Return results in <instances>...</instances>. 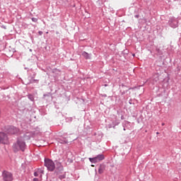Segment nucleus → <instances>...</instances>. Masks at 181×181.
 Wrapping results in <instances>:
<instances>
[{
	"label": "nucleus",
	"mask_w": 181,
	"mask_h": 181,
	"mask_svg": "<svg viewBox=\"0 0 181 181\" xmlns=\"http://www.w3.org/2000/svg\"><path fill=\"white\" fill-rule=\"evenodd\" d=\"M26 148V143L25 142V140L23 138L20 137L17 139L16 143H15L13 146V149L14 152H18V151H25Z\"/></svg>",
	"instance_id": "obj_1"
},
{
	"label": "nucleus",
	"mask_w": 181,
	"mask_h": 181,
	"mask_svg": "<svg viewBox=\"0 0 181 181\" xmlns=\"http://www.w3.org/2000/svg\"><path fill=\"white\" fill-rule=\"evenodd\" d=\"M45 165L46 168H47L48 170H50V172H53V170H54V169L56 168V165H54V163L53 162V160L50 159H45Z\"/></svg>",
	"instance_id": "obj_2"
},
{
	"label": "nucleus",
	"mask_w": 181,
	"mask_h": 181,
	"mask_svg": "<svg viewBox=\"0 0 181 181\" xmlns=\"http://www.w3.org/2000/svg\"><path fill=\"white\" fill-rule=\"evenodd\" d=\"M3 177L4 181H12L13 180L12 174L8 171H4L3 173Z\"/></svg>",
	"instance_id": "obj_3"
},
{
	"label": "nucleus",
	"mask_w": 181,
	"mask_h": 181,
	"mask_svg": "<svg viewBox=\"0 0 181 181\" xmlns=\"http://www.w3.org/2000/svg\"><path fill=\"white\" fill-rule=\"evenodd\" d=\"M7 132H8V134H10L11 135H13L15 134H18L19 129H18L13 126H11L7 129Z\"/></svg>",
	"instance_id": "obj_4"
},
{
	"label": "nucleus",
	"mask_w": 181,
	"mask_h": 181,
	"mask_svg": "<svg viewBox=\"0 0 181 181\" xmlns=\"http://www.w3.org/2000/svg\"><path fill=\"white\" fill-rule=\"evenodd\" d=\"M0 144H8V136L5 133H0Z\"/></svg>",
	"instance_id": "obj_5"
},
{
	"label": "nucleus",
	"mask_w": 181,
	"mask_h": 181,
	"mask_svg": "<svg viewBox=\"0 0 181 181\" xmlns=\"http://www.w3.org/2000/svg\"><path fill=\"white\" fill-rule=\"evenodd\" d=\"M42 175H43V170H42V169H37L34 173V176H35V177L40 176V177L42 178Z\"/></svg>",
	"instance_id": "obj_6"
},
{
	"label": "nucleus",
	"mask_w": 181,
	"mask_h": 181,
	"mask_svg": "<svg viewBox=\"0 0 181 181\" xmlns=\"http://www.w3.org/2000/svg\"><path fill=\"white\" fill-rule=\"evenodd\" d=\"M105 169V168L104 167V165H100L98 169V173L100 175L104 173V170Z\"/></svg>",
	"instance_id": "obj_7"
},
{
	"label": "nucleus",
	"mask_w": 181,
	"mask_h": 181,
	"mask_svg": "<svg viewBox=\"0 0 181 181\" xmlns=\"http://www.w3.org/2000/svg\"><path fill=\"white\" fill-rule=\"evenodd\" d=\"M105 157L104 155L103 154H100L98 156H96V160H98V162H100V160H104Z\"/></svg>",
	"instance_id": "obj_8"
},
{
	"label": "nucleus",
	"mask_w": 181,
	"mask_h": 181,
	"mask_svg": "<svg viewBox=\"0 0 181 181\" xmlns=\"http://www.w3.org/2000/svg\"><path fill=\"white\" fill-rule=\"evenodd\" d=\"M82 56H83V57H85V59H90V55H89L88 53H87L86 52H83L82 53Z\"/></svg>",
	"instance_id": "obj_9"
},
{
	"label": "nucleus",
	"mask_w": 181,
	"mask_h": 181,
	"mask_svg": "<svg viewBox=\"0 0 181 181\" xmlns=\"http://www.w3.org/2000/svg\"><path fill=\"white\" fill-rule=\"evenodd\" d=\"M89 160H90V162H91V163H97L98 162L96 157L93 158H90Z\"/></svg>",
	"instance_id": "obj_10"
},
{
	"label": "nucleus",
	"mask_w": 181,
	"mask_h": 181,
	"mask_svg": "<svg viewBox=\"0 0 181 181\" xmlns=\"http://www.w3.org/2000/svg\"><path fill=\"white\" fill-rule=\"evenodd\" d=\"M32 21H33V22H37V18H33Z\"/></svg>",
	"instance_id": "obj_11"
},
{
	"label": "nucleus",
	"mask_w": 181,
	"mask_h": 181,
	"mask_svg": "<svg viewBox=\"0 0 181 181\" xmlns=\"http://www.w3.org/2000/svg\"><path fill=\"white\" fill-rule=\"evenodd\" d=\"M38 33H39L40 36H42L43 35V32H42V31H39Z\"/></svg>",
	"instance_id": "obj_12"
},
{
	"label": "nucleus",
	"mask_w": 181,
	"mask_h": 181,
	"mask_svg": "<svg viewBox=\"0 0 181 181\" xmlns=\"http://www.w3.org/2000/svg\"><path fill=\"white\" fill-rule=\"evenodd\" d=\"M33 181H39V180L37 178H34Z\"/></svg>",
	"instance_id": "obj_13"
},
{
	"label": "nucleus",
	"mask_w": 181,
	"mask_h": 181,
	"mask_svg": "<svg viewBox=\"0 0 181 181\" xmlns=\"http://www.w3.org/2000/svg\"><path fill=\"white\" fill-rule=\"evenodd\" d=\"M30 99L31 100V101H33V98H30Z\"/></svg>",
	"instance_id": "obj_14"
},
{
	"label": "nucleus",
	"mask_w": 181,
	"mask_h": 181,
	"mask_svg": "<svg viewBox=\"0 0 181 181\" xmlns=\"http://www.w3.org/2000/svg\"><path fill=\"white\" fill-rule=\"evenodd\" d=\"M165 125V123H162V126L163 127Z\"/></svg>",
	"instance_id": "obj_15"
},
{
	"label": "nucleus",
	"mask_w": 181,
	"mask_h": 181,
	"mask_svg": "<svg viewBox=\"0 0 181 181\" xmlns=\"http://www.w3.org/2000/svg\"><path fill=\"white\" fill-rule=\"evenodd\" d=\"M92 168H94V165H91Z\"/></svg>",
	"instance_id": "obj_16"
},
{
	"label": "nucleus",
	"mask_w": 181,
	"mask_h": 181,
	"mask_svg": "<svg viewBox=\"0 0 181 181\" xmlns=\"http://www.w3.org/2000/svg\"><path fill=\"white\" fill-rule=\"evenodd\" d=\"M61 170H63V168H61Z\"/></svg>",
	"instance_id": "obj_17"
},
{
	"label": "nucleus",
	"mask_w": 181,
	"mask_h": 181,
	"mask_svg": "<svg viewBox=\"0 0 181 181\" xmlns=\"http://www.w3.org/2000/svg\"><path fill=\"white\" fill-rule=\"evenodd\" d=\"M133 56L135 57V54H134Z\"/></svg>",
	"instance_id": "obj_18"
},
{
	"label": "nucleus",
	"mask_w": 181,
	"mask_h": 181,
	"mask_svg": "<svg viewBox=\"0 0 181 181\" xmlns=\"http://www.w3.org/2000/svg\"><path fill=\"white\" fill-rule=\"evenodd\" d=\"M159 134V132H157V134Z\"/></svg>",
	"instance_id": "obj_19"
},
{
	"label": "nucleus",
	"mask_w": 181,
	"mask_h": 181,
	"mask_svg": "<svg viewBox=\"0 0 181 181\" xmlns=\"http://www.w3.org/2000/svg\"><path fill=\"white\" fill-rule=\"evenodd\" d=\"M64 177V176H63V177Z\"/></svg>",
	"instance_id": "obj_20"
}]
</instances>
